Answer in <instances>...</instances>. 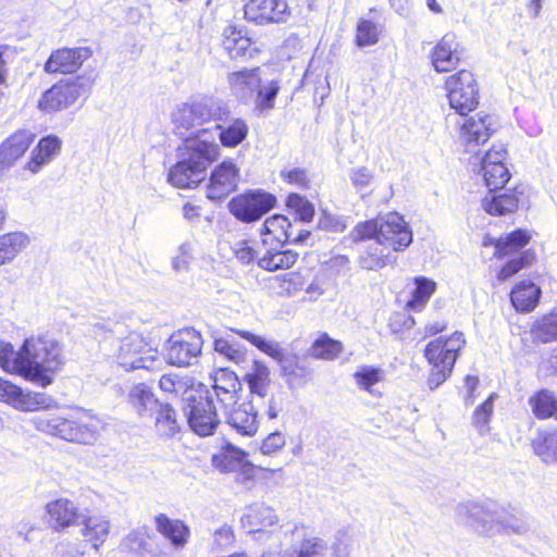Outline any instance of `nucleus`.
<instances>
[{
  "label": "nucleus",
  "instance_id": "1",
  "mask_svg": "<svg viewBox=\"0 0 557 557\" xmlns=\"http://www.w3.org/2000/svg\"><path fill=\"white\" fill-rule=\"evenodd\" d=\"M23 377L41 387L49 386L65 362L62 345L50 335L26 338L22 345Z\"/></svg>",
  "mask_w": 557,
  "mask_h": 557
},
{
  "label": "nucleus",
  "instance_id": "24",
  "mask_svg": "<svg viewBox=\"0 0 557 557\" xmlns=\"http://www.w3.org/2000/svg\"><path fill=\"white\" fill-rule=\"evenodd\" d=\"M79 534L95 550L104 544L111 532V521L106 515H91L87 508L79 521Z\"/></svg>",
  "mask_w": 557,
  "mask_h": 557
},
{
  "label": "nucleus",
  "instance_id": "62",
  "mask_svg": "<svg viewBox=\"0 0 557 557\" xmlns=\"http://www.w3.org/2000/svg\"><path fill=\"white\" fill-rule=\"evenodd\" d=\"M349 180L358 193H362L373 180V173L366 166L352 169Z\"/></svg>",
  "mask_w": 557,
  "mask_h": 557
},
{
  "label": "nucleus",
  "instance_id": "59",
  "mask_svg": "<svg viewBox=\"0 0 557 557\" xmlns=\"http://www.w3.org/2000/svg\"><path fill=\"white\" fill-rule=\"evenodd\" d=\"M494 398L495 395L492 394L482 405L475 409L473 413V424L481 434L487 431V423L493 412Z\"/></svg>",
  "mask_w": 557,
  "mask_h": 557
},
{
  "label": "nucleus",
  "instance_id": "60",
  "mask_svg": "<svg viewBox=\"0 0 557 557\" xmlns=\"http://www.w3.org/2000/svg\"><path fill=\"white\" fill-rule=\"evenodd\" d=\"M286 444V436L284 433L280 431H275L270 433L263 441L260 446V451L262 455L271 456L280 451Z\"/></svg>",
  "mask_w": 557,
  "mask_h": 557
},
{
  "label": "nucleus",
  "instance_id": "52",
  "mask_svg": "<svg viewBox=\"0 0 557 557\" xmlns=\"http://www.w3.org/2000/svg\"><path fill=\"white\" fill-rule=\"evenodd\" d=\"M342 349L343 345L341 342L323 334L312 344L311 355L315 358L332 360L339 355Z\"/></svg>",
  "mask_w": 557,
  "mask_h": 557
},
{
  "label": "nucleus",
  "instance_id": "45",
  "mask_svg": "<svg viewBox=\"0 0 557 557\" xmlns=\"http://www.w3.org/2000/svg\"><path fill=\"white\" fill-rule=\"evenodd\" d=\"M533 450L543 462L557 463V429L540 433L533 441Z\"/></svg>",
  "mask_w": 557,
  "mask_h": 557
},
{
  "label": "nucleus",
  "instance_id": "55",
  "mask_svg": "<svg viewBox=\"0 0 557 557\" xmlns=\"http://www.w3.org/2000/svg\"><path fill=\"white\" fill-rule=\"evenodd\" d=\"M214 351L234 363H239L245 360V351L243 348L227 338H214Z\"/></svg>",
  "mask_w": 557,
  "mask_h": 557
},
{
  "label": "nucleus",
  "instance_id": "57",
  "mask_svg": "<svg viewBox=\"0 0 557 557\" xmlns=\"http://www.w3.org/2000/svg\"><path fill=\"white\" fill-rule=\"evenodd\" d=\"M172 121L177 128L190 129L198 126L193 101L177 106L172 113Z\"/></svg>",
  "mask_w": 557,
  "mask_h": 557
},
{
  "label": "nucleus",
  "instance_id": "36",
  "mask_svg": "<svg viewBox=\"0 0 557 557\" xmlns=\"http://www.w3.org/2000/svg\"><path fill=\"white\" fill-rule=\"evenodd\" d=\"M490 196L482 201L483 209L492 215H504L518 208L519 194L517 190H506L503 193L490 191Z\"/></svg>",
  "mask_w": 557,
  "mask_h": 557
},
{
  "label": "nucleus",
  "instance_id": "43",
  "mask_svg": "<svg viewBox=\"0 0 557 557\" xmlns=\"http://www.w3.org/2000/svg\"><path fill=\"white\" fill-rule=\"evenodd\" d=\"M29 244V236L24 232L0 235V251L5 263L12 262Z\"/></svg>",
  "mask_w": 557,
  "mask_h": 557
},
{
  "label": "nucleus",
  "instance_id": "30",
  "mask_svg": "<svg viewBox=\"0 0 557 557\" xmlns=\"http://www.w3.org/2000/svg\"><path fill=\"white\" fill-rule=\"evenodd\" d=\"M154 525L156 530L175 548H183L189 540L190 530L180 519H171L165 513H159L154 517Z\"/></svg>",
  "mask_w": 557,
  "mask_h": 557
},
{
  "label": "nucleus",
  "instance_id": "33",
  "mask_svg": "<svg viewBox=\"0 0 557 557\" xmlns=\"http://www.w3.org/2000/svg\"><path fill=\"white\" fill-rule=\"evenodd\" d=\"M244 381L249 387L251 394L250 400L256 404L263 401L268 396L271 383L269 368L263 362L255 360L251 368L244 375Z\"/></svg>",
  "mask_w": 557,
  "mask_h": 557
},
{
  "label": "nucleus",
  "instance_id": "12",
  "mask_svg": "<svg viewBox=\"0 0 557 557\" xmlns=\"http://www.w3.org/2000/svg\"><path fill=\"white\" fill-rule=\"evenodd\" d=\"M0 401L21 411H35L54 407L55 400L46 393L24 392L20 386L0 377Z\"/></svg>",
  "mask_w": 557,
  "mask_h": 557
},
{
  "label": "nucleus",
  "instance_id": "63",
  "mask_svg": "<svg viewBox=\"0 0 557 557\" xmlns=\"http://www.w3.org/2000/svg\"><path fill=\"white\" fill-rule=\"evenodd\" d=\"M281 176L288 184L294 185L299 188H307L309 184V180L307 173L302 169L294 168V169H285L281 172Z\"/></svg>",
  "mask_w": 557,
  "mask_h": 557
},
{
  "label": "nucleus",
  "instance_id": "22",
  "mask_svg": "<svg viewBox=\"0 0 557 557\" xmlns=\"http://www.w3.org/2000/svg\"><path fill=\"white\" fill-rule=\"evenodd\" d=\"M363 242L366 245L358 258V263L362 269L377 271L396 262V251H393L389 246H385L375 237H367Z\"/></svg>",
  "mask_w": 557,
  "mask_h": 557
},
{
  "label": "nucleus",
  "instance_id": "37",
  "mask_svg": "<svg viewBox=\"0 0 557 557\" xmlns=\"http://www.w3.org/2000/svg\"><path fill=\"white\" fill-rule=\"evenodd\" d=\"M278 521L274 510L264 504H255L247 509L242 518L245 528H249L250 533L262 531L263 527H271Z\"/></svg>",
  "mask_w": 557,
  "mask_h": 557
},
{
  "label": "nucleus",
  "instance_id": "56",
  "mask_svg": "<svg viewBox=\"0 0 557 557\" xmlns=\"http://www.w3.org/2000/svg\"><path fill=\"white\" fill-rule=\"evenodd\" d=\"M379 30L375 23L361 18L356 28V44L358 47H367L376 44Z\"/></svg>",
  "mask_w": 557,
  "mask_h": 557
},
{
  "label": "nucleus",
  "instance_id": "18",
  "mask_svg": "<svg viewBox=\"0 0 557 557\" xmlns=\"http://www.w3.org/2000/svg\"><path fill=\"white\" fill-rule=\"evenodd\" d=\"M239 170L236 164L226 160L216 165L211 172L207 186V197L220 201L237 188Z\"/></svg>",
  "mask_w": 557,
  "mask_h": 557
},
{
  "label": "nucleus",
  "instance_id": "49",
  "mask_svg": "<svg viewBox=\"0 0 557 557\" xmlns=\"http://www.w3.org/2000/svg\"><path fill=\"white\" fill-rule=\"evenodd\" d=\"M534 338L541 343L557 339V312H552L537 320L532 329Z\"/></svg>",
  "mask_w": 557,
  "mask_h": 557
},
{
  "label": "nucleus",
  "instance_id": "15",
  "mask_svg": "<svg viewBox=\"0 0 557 557\" xmlns=\"http://www.w3.org/2000/svg\"><path fill=\"white\" fill-rule=\"evenodd\" d=\"M86 509L67 497L55 498L45 506L48 523L55 532H64L72 527H78Z\"/></svg>",
  "mask_w": 557,
  "mask_h": 557
},
{
  "label": "nucleus",
  "instance_id": "23",
  "mask_svg": "<svg viewBox=\"0 0 557 557\" xmlns=\"http://www.w3.org/2000/svg\"><path fill=\"white\" fill-rule=\"evenodd\" d=\"M248 135V125L242 119H234L225 125L218 124L214 129L210 131L202 128L197 132L195 138H206L215 144V138L219 137L224 147H236L243 143Z\"/></svg>",
  "mask_w": 557,
  "mask_h": 557
},
{
  "label": "nucleus",
  "instance_id": "7",
  "mask_svg": "<svg viewBox=\"0 0 557 557\" xmlns=\"http://www.w3.org/2000/svg\"><path fill=\"white\" fill-rule=\"evenodd\" d=\"M530 236L525 231L516 230L505 237L495 240L494 256L497 258L509 257V260L503 265L497 274L499 282H505L521 269L530 265L535 253L531 250L521 249L529 243Z\"/></svg>",
  "mask_w": 557,
  "mask_h": 557
},
{
  "label": "nucleus",
  "instance_id": "38",
  "mask_svg": "<svg viewBox=\"0 0 557 557\" xmlns=\"http://www.w3.org/2000/svg\"><path fill=\"white\" fill-rule=\"evenodd\" d=\"M292 222L282 214H274L263 223L262 245L269 246L272 242L283 245L290 237Z\"/></svg>",
  "mask_w": 557,
  "mask_h": 557
},
{
  "label": "nucleus",
  "instance_id": "47",
  "mask_svg": "<svg viewBox=\"0 0 557 557\" xmlns=\"http://www.w3.org/2000/svg\"><path fill=\"white\" fill-rule=\"evenodd\" d=\"M326 549L325 543L318 537L304 539L300 544L293 545L282 557H322Z\"/></svg>",
  "mask_w": 557,
  "mask_h": 557
},
{
  "label": "nucleus",
  "instance_id": "31",
  "mask_svg": "<svg viewBox=\"0 0 557 557\" xmlns=\"http://www.w3.org/2000/svg\"><path fill=\"white\" fill-rule=\"evenodd\" d=\"M62 141L55 135L42 137L32 150L26 169L32 173H38L42 166L49 164L61 151Z\"/></svg>",
  "mask_w": 557,
  "mask_h": 557
},
{
  "label": "nucleus",
  "instance_id": "2",
  "mask_svg": "<svg viewBox=\"0 0 557 557\" xmlns=\"http://www.w3.org/2000/svg\"><path fill=\"white\" fill-rule=\"evenodd\" d=\"M181 160L168 173V182L176 188H195L207 176L208 166L219 156V146L206 138H188Z\"/></svg>",
  "mask_w": 557,
  "mask_h": 557
},
{
  "label": "nucleus",
  "instance_id": "53",
  "mask_svg": "<svg viewBox=\"0 0 557 557\" xmlns=\"http://www.w3.org/2000/svg\"><path fill=\"white\" fill-rule=\"evenodd\" d=\"M384 376V371L380 368L372 366H361L354 373V379L360 389L373 394V386L381 382Z\"/></svg>",
  "mask_w": 557,
  "mask_h": 557
},
{
  "label": "nucleus",
  "instance_id": "10",
  "mask_svg": "<svg viewBox=\"0 0 557 557\" xmlns=\"http://www.w3.org/2000/svg\"><path fill=\"white\" fill-rule=\"evenodd\" d=\"M276 205V197L262 189L248 190L228 202L230 212L240 222L252 223L260 220Z\"/></svg>",
  "mask_w": 557,
  "mask_h": 557
},
{
  "label": "nucleus",
  "instance_id": "50",
  "mask_svg": "<svg viewBox=\"0 0 557 557\" xmlns=\"http://www.w3.org/2000/svg\"><path fill=\"white\" fill-rule=\"evenodd\" d=\"M482 174L486 187L490 191L503 189L510 177L508 169L504 164H493V166L479 169Z\"/></svg>",
  "mask_w": 557,
  "mask_h": 557
},
{
  "label": "nucleus",
  "instance_id": "42",
  "mask_svg": "<svg viewBox=\"0 0 557 557\" xmlns=\"http://www.w3.org/2000/svg\"><path fill=\"white\" fill-rule=\"evenodd\" d=\"M246 451L231 443H226L219 454L212 456V465L221 472H233L242 468Z\"/></svg>",
  "mask_w": 557,
  "mask_h": 557
},
{
  "label": "nucleus",
  "instance_id": "29",
  "mask_svg": "<svg viewBox=\"0 0 557 557\" xmlns=\"http://www.w3.org/2000/svg\"><path fill=\"white\" fill-rule=\"evenodd\" d=\"M35 139V134L28 129L13 133L0 145V158L4 165L13 166L24 156Z\"/></svg>",
  "mask_w": 557,
  "mask_h": 557
},
{
  "label": "nucleus",
  "instance_id": "13",
  "mask_svg": "<svg viewBox=\"0 0 557 557\" xmlns=\"http://www.w3.org/2000/svg\"><path fill=\"white\" fill-rule=\"evenodd\" d=\"M83 90V84L78 81L60 82L41 95L38 109L48 114L62 111L74 104Z\"/></svg>",
  "mask_w": 557,
  "mask_h": 557
},
{
  "label": "nucleus",
  "instance_id": "8",
  "mask_svg": "<svg viewBox=\"0 0 557 557\" xmlns=\"http://www.w3.org/2000/svg\"><path fill=\"white\" fill-rule=\"evenodd\" d=\"M203 346L200 332L186 327L172 334L165 345L166 362L175 367H188L197 362Z\"/></svg>",
  "mask_w": 557,
  "mask_h": 557
},
{
  "label": "nucleus",
  "instance_id": "27",
  "mask_svg": "<svg viewBox=\"0 0 557 557\" xmlns=\"http://www.w3.org/2000/svg\"><path fill=\"white\" fill-rule=\"evenodd\" d=\"M263 72L260 67L245 69L228 74L227 81L232 92L240 99L252 98L262 83Z\"/></svg>",
  "mask_w": 557,
  "mask_h": 557
},
{
  "label": "nucleus",
  "instance_id": "26",
  "mask_svg": "<svg viewBox=\"0 0 557 557\" xmlns=\"http://www.w3.org/2000/svg\"><path fill=\"white\" fill-rule=\"evenodd\" d=\"M127 403L140 418L152 419L162 401L145 383L133 385L127 393Z\"/></svg>",
  "mask_w": 557,
  "mask_h": 557
},
{
  "label": "nucleus",
  "instance_id": "41",
  "mask_svg": "<svg viewBox=\"0 0 557 557\" xmlns=\"http://www.w3.org/2000/svg\"><path fill=\"white\" fill-rule=\"evenodd\" d=\"M530 530L529 518L525 515H513L497 506L493 535L504 532L524 534Z\"/></svg>",
  "mask_w": 557,
  "mask_h": 557
},
{
  "label": "nucleus",
  "instance_id": "54",
  "mask_svg": "<svg viewBox=\"0 0 557 557\" xmlns=\"http://www.w3.org/2000/svg\"><path fill=\"white\" fill-rule=\"evenodd\" d=\"M280 91V82L277 79L265 81L262 77V83L258 87L256 96L257 107L261 110H269L274 107L275 98Z\"/></svg>",
  "mask_w": 557,
  "mask_h": 557
},
{
  "label": "nucleus",
  "instance_id": "16",
  "mask_svg": "<svg viewBox=\"0 0 557 557\" xmlns=\"http://www.w3.org/2000/svg\"><path fill=\"white\" fill-rule=\"evenodd\" d=\"M465 345L463 333L454 332L447 338L440 336L431 341L424 349V356L433 367L447 366L454 368L459 352Z\"/></svg>",
  "mask_w": 557,
  "mask_h": 557
},
{
  "label": "nucleus",
  "instance_id": "40",
  "mask_svg": "<svg viewBox=\"0 0 557 557\" xmlns=\"http://www.w3.org/2000/svg\"><path fill=\"white\" fill-rule=\"evenodd\" d=\"M298 259V253L290 250L276 249L263 246L262 257L259 258V267L267 271H276L293 267Z\"/></svg>",
  "mask_w": 557,
  "mask_h": 557
},
{
  "label": "nucleus",
  "instance_id": "32",
  "mask_svg": "<svg viewBox=\"0 0 557 557\" xmlns=\"http://www.w3.org/2000/svg\"><path fill=\"white\" fill-rule=\"evenodd\" d=\"M239 386L240 383L233 372L222 371L214 377V384L209 393L220 404L221 409H227L236 404Z\"/></svg>",
  "mask_w": 557,
  "mask_h": 557
},
{
  "label": "nucleus",
  "instance_id": "21",
  "mask_svg": "<svg viewBox=\"0 0 557 557\" xmlns=\"http://www.w3.org/2000/svg\"><path fill=\"white\" fill-rule=\"evenodd\" d=\"M91 55L87 47L63 48L53 51L45 63L47 73H74Z\"/></svg>",
  "mask_w": 557,
  "mask_h": 557
},
{
  "label": "nucleus",
  "instance_id": "19",
  "mask_svg": "<svg viewBox=\"0 0 557 557\" xmlns=\"http://www.w3.org/2000/svg\"><path fill=\"white\" fill-rule=\"evenodd\" d=\"M259 404L252 400L235 404L227 409H222L226 423L239 435L253 436L259 428Z\"/></svg>",
  "mask_w": 557,
  "mask_h": 557
},
{
  "label": "nucleus",
  "instance_id": "35",
  "mask_svg": "<svg viewBox=\"0 0 557 557\" xmlns=\"http://www.w3.org/2000/svg\"><path fill=\"white\" fill-rule=\"evenodd\" d=\"M193 103L198 125L211 121H224L230 113L223 101L216 98L202 97L198 100H194Z\"/></svg>",
  "mask_w": 557,
  "mask_h": 557
},
{
  "label": "nucleus",
  "instance_id": "11",
  "mask_svg": "<svg viewBox=\"0 0 557 557\" xmlns=\"http://www.w3.org/2000/svg\"><path fill=\"white\" fill-rule=\"evenodd\" d=\"M496 515L497 505L494 503L465 502L455 508V518L459 523L487 536L493 535Z\"/></svg>",
  "mask_w": 557,
  "mask_h": 557
},
{
  "label": "nucleus",
  "instance_id": "48",
  "mask_svg": "<svg viewBox=\"0 0 557 557\" xmlns=\"http://www.w3.org/2000/svg\"><path fill=\"white\" fill-rule=\"evenodd\" d=\"M22 346L16 351L10 343L0 342V367L11 373H16L23 376Z\"/></svg>",
  "mask_w": 557,
  "mask_h": 557
},
{
  "label": "nucleus",
  "instance_id": "51",
  "mask_svg": "<svg viewBox=\"0 0 557 557\" xmlns=\"http://www.w3.org/2000/svg\"><path fill=\"white\" fill-rule=\"evenodd\" d=\"M414 282L416 288L412 292V297L408 301L407 307L413 311H420L435 292V283L425 277H417Z\"/></svg>",
  "mask_w": 557,
  "mask_h": 557
},
{
  "label": "nucleus",
  "instance_id": "9",
  "mask_svg": "<svg viewBox=\"0 0 557 557\" xmlns=\"http://www.w3.org/2000/svg\"><path fill=\"white\" fill-rule=\"evenodd\" d=\"M447 98L458 115H467L479 104L476 81L470 71L461 70L446 79Z\"/></svg>",
  "mask_w": 557,
  "mask_h": 557
},
{
  "label": "nucleus",
  "instance_id": "14",
  "mask_svg": "<svg viewBox=\"0 0 557 557\" xmlns=\"http://www.w3.org/2000/svg\"><path fill=\"white\" fill-rule=\"evenodd\" d=\"M290 15L286 0H248L244 16L257 25L285 23Z\"/></svg>",
  "mask_w": 557,
  "mask_h": 557
},
{
  "label": "nucleus",
  "instance_id": "44",
  "mask_svg": "<svg viewBox=\"0 0 557 557\" xmlns=\"http://www.w3.org/2000/svg\"><path fill=\"white\" fill-rule=\"evenodd\" d=\"M153 419L154 426L159 435L172 437L178 433L180 423L177 421V413L170 404L162 403L160 408L156 411Z\"/></svg>",
  "mask_w": 557,
  "mask_h": 557
},
{
  "label": "nucleus",
  "instance_id": "6",
  "mask_svg": "<svg viewBox=\"0 0 557 557\" xmlns=\"http://www.w3.org/2000/svg\"><path fill=\"white\" fill-rule=\"evenodd\" d=\"M116 359L126 371L138 369L156 371L160 370L163 364L158 349L137 332H132L121 338Z\"/></svg>",
  "mask_w": 557,
  "mask_h": 557
},
{
  "label": "nucleus",
  "instance_id": "39",
  "mask_svg": "<svg viewBox=\"0 0 557 557\" xmlns=\"http://www.w3.org/2000/svg\"><path fill=\"white\" fill-rule=\"evenodd\" d=\"M541 297V289L533 282L521 281L510 293L512 306L518 311H532Z\"/></svg>",
  "mask_w": 557,
  "mask_h": 557
},
{
  "label": "nucleus",
  "instance_id": "20",
  "mask_svg": "<svg viewBox=\"0 0 557 557\" xmlns=\"http://www.w3.org/2000/svg\"><path fill=\"white\" fill-rule=\"evenodd\" d=\"M232 332L239 335L242 338L248 341L251 345L257 347L259 350L270 356L281 367V372L284 376H289L295 373L296 360L292 355H287L281 347L280 343L275 341H269L264 337L253 334L249 331L231 329Z\"/></svg>",
  "mask_w": 557,
  "mask_h": 557
},
{
  "label": "nucleus",
  "instance_id": "34",
  "mask_svg": "<svg viewBox=\"0 0 557 557\" xmlns=\"http://www.w3.org/2000/svg\"><path fill=\"white\" fill-rule=\"evenodd\" d=\"M223 48L232 59L252 58L256 49H252V42L249 37L243 34L242 29L235 26H227L223 30Z\"/></svg>",
  "mask_w": 557,
  "mask_h": 557
},
{
  "label": "nucleus",
  "instance_id": "58",
  "mask_svg": "<svg viewBox=\"0 0 557 557\" xmlns=\"http://www.w3.org/2000/svg\"><path fill=\"white\" fill-rule=\"evenodd\" d=\"M286 205L295 211L300 222H310L314 215L313 205L298 194H289Z\"/></svg>",
  "mask_w": 557,
  "mask_h": 557
},
{
  "label": "nucleus",
  "instance_id": "25",
  "mask_svg": "<svg viewBox=\"0 0 557 557\" xmlns=\"http://www.w3.org/2000/svg\"><path fill=\"white\" fill-rule=\"evenodd\" d=\"M432 64L436 72L455 69L460 60V44L454 34H446L433 48Z\"/></svg>",
  "mask_w": 557,
  "mask_h": 557
},
{
  "label": "nucleus",
  "instance_id": "5",
  "mask_svg": "<svg viewBox=\"0 0 557 557\" xmlns=\"http://www.w3.org/2000/svg\"><path fill=\"white\" fill-rule=\"evenodd\" d=\"M184 412L190 429L200 436L212 435L220 423L216 399L208 388L191 389L183 397Z\"/></svg>",
  "mask_w": 557,
  "mask_h": 557
},
{
  "label": "nucleus",
  "instance_id": "17",
  "mask_svg": "<svg viewBox=\"0 0 557 557\" xmlns=\"http://www.w3.org/2000/svg\"><path fill=\"white\" fill-rule=\"evenodd\" d=\"M456 124L459 127V140L469 151L472 147L485 143L492 133V117L483 112L471 116L459 115Z\"/></svg>",
  "mask_w": 557,
  "mask_h": 557
},
{
  "label": "nucleus",
  "instance_id": "28",
  "mask_svg": "<svg viewBox=\"0 0 557 557\" xmlns=\"http://www.w3.org/2000/svg\"><path fill=\"white\" fill-rule=\"evenodd\" d=\"M151 540L152 534L147 528H137L122 540L121 547L137 557H163V552Z\"/></svg>",
  "mask_w": 557,
  "mask_h": 557
},
{
  "label": "nucleus",
  "instance_id": "61",
  "mask_svg": "<svg viewBox=\"0 0 557 557\" xmlns=\"http://www.w3.org/2000/svg\"><path fill=\"white\" fill-rule=\"evenodd\" d=\"M507 157V150L504 145L499 144L493 146L488 151L484 153L482 158H480L479 169L490 168L493 164H504V161Z\"/></svg>",
  "mask_w": 557,
  "mask_h": 557
},
{
  "label": "nucleus",
  "instance_id": "4",
  "mask_svg": "<svg viewBox=\"0 0 557 557\" xmlns=\"http://www.w3.org/2000/svg\"><path fill=\"white\" fill-rule=\"evenodd\" d=\"M33 423L40 432L84 445L94 444L99 436L98 423L92 419L73 420L49 413L34 418Z\"/></svg>",
  "mask_w": 557,
  "mask_h": 557
},
{
  "label": "nucleus",
  "instance_id": "46",
  "mask_svg": "<svg viewBox=\"0 0 557 557\" xmlns=\"http://www.w3.org/2000/svg\"><path fill=\"white\" fill-rule=\"evenodd\" d=\"M529 404L536 418L557 419V398L550 391L541 389L535 395L530 397Z\"/></svg>",
  "mask_w": 557,
  "mask_h": 557
},
{
  "label": "nucleus",
  "instance_id": "3",
  "mask_svg": "<svg viewBox=\"0 0 557 557\" xmlns=\"http://www.w3.org/2000/svg\"><path fill=\"white\" fill-rule=\"evenodd\" d=\"M355 242L375 237L393 251H404L412 243V232L409 224L397 212H391L359 223L351 232Z\"/></svg>",
  "mask_w": 557,
  "mask_h": 557
},
{
  "label": "nucleus",
  "instance_id": "64",
  "mask_svg": "<svg viewBox=\"0 0 557 557\" xmlns=\"http://www.w3.org/2000/svg\"><path fill=\"white\" fill-rule=\"evenodd\" d=\"M284 398H285L284 392L273 393L268 398L267 404H265L264 413L270 420L276 419L278 417L280 412L283 410Z\"/></svg>",
  "mask_w": 557,
  "mask_h": 557
}]
</instances>
